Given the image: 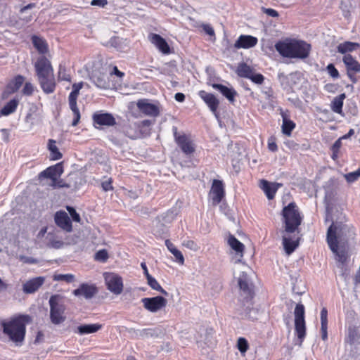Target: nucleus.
Segmentation results:
<instances>
[{
	"mask_svg": "<svg viewBox=\"0 0 360 360\" xmlns=\"http://www.w3.org/2000/svg\"><path fill=\"white\" fill-rule=\"evenodd\" d=\"M107 288L115 295H120L123 290V281L120 276L115 273L104 274Z\"/></svg>",
	"mask_w": 360,
	"mask_h": 360,
	"instance_id": "obj_14",
	"label": "nucleus"
},
{
	"mask_svg": "<svg viewBox=\"0 0 360 360\" xmlns=\"http://www.w3.org/2000/svg\"><path fill=\"white\" fill-rule=\"evenodd\" d=\"M330 229H331L332 233L335 237L336 241H343L347 242V236L351 235H354V227L353 226H349L341 222L335 223L333 222L331 225L328 227L327 231V236H328V233Z\"/></svg>",
	"mask_w": 360,
	"mask_h": 360,
	"instance_id": "obj_10",
	"label": "nucleus"
},
{
	"mask_svg": "<svg viewBox=\"0 0 360 360\" xmlns=\"http://www.w3.org/2000/svg\"><path fill=\"white\" fill-rule=\"evenodd\" d=\"M31 317L27 314H18L8 320H3L1 326L3 333L17 345H21L26 334V326L30 323Z\"/></svg>",
	"mask_w": 360,
	"mask_h": 360,
	"instance_id": "obj_1",
	"label": "nucleus"
},
{
	"mask_svg": "<svg viewBox=\"0 0 360 360\" xmlns=\"http://www.w3.org/2000/svg\"><path fill=\"white\" fill-rule=\"evenodd\" d=\"M321 326L328 325V310L326 307L322 308L321 311Z\"/></svg>",
	"mask_w": 360,
	"mask_h": 360,
	"instance_id": "obj_55",
	"label": "nucleus"
},
{
	"mask_svg": "<svg viewBox=\"0 0 360 360\" xmlns=\"http://www.w3.org/2000/svg\"><path fill=\"white\" fill-rule=\"evenodd\" d=\"M275 49L283 57L305 59L310 54L311 45L303 40L286 38L277 41Z\"/></svg>",
	"mask_w": 360,
	"mask_h": 360,
	"instance_id": "obj_2",
	"label": "nucleus"
},
{
	"mask_svg": "<svg viewBox=\"0 0 360 360\" xmlns=\"http://www.w3.org/2000/svg\"><path fill=\"white\" fill-rule=\"evenodd\" d=\"M200 98L206 103L210 110L214 114H217L219 105V101L211 93H207L204 90L198 92Z\"/></svg>",
	"mask_w": 360,
	"mask_h": 360,
	"instance_id": "obj_18",
	"label": "nucleus"
},
{
	"mask_svg": "<svg viewBox=\"0 0 360 360\" xmlns=\"http://www.w3.org/2000/svg\"><path fill=\"white\" fill-rule=\"evenodd\" d=\"M360 177V174L359 172L356 170L352 172H349L348 174H346L345 175V179L348 183H353L356 181Z\"/></svg>",
	"mask_w": 360,
	"mask_h": 360,
	"instance_id": "obj_48",
	"label": "nucleus"
},
{
	"mask_svg": "<svg viewBox=\"0 0 360 360\" xmlns=\"http://www.w3.org/2000/svg\"><path fill=\"white\" fill-rule=\"evenodd\" d=\"M94 82L99 87L105 88L106 86V82L105 81H103L102 79H100L99 78H97V79Z\"/></svg>",
	"mask_w": 360,
	"mask_h": 360,
	"instance_id": "obj_64",
	"label": "nucleus"
},
{
	"mask_svg": "<svg viewBox=\"0 0 360 360\" xmlns=\"http://www.w3.org/2000/svg\"><path fill=\"white\" fill-rule=\"evenodd\" d=\"M345 97V94H341L333 98L330 104V108L333 112L342 115L343 101Z\"/></svg>",
	"mask_w": 360,
	"mask_h": 360,
	"instance_id": "obj_33",
	"label": "nucleus"
},
{
	"mask_svg": "<svg viewBox=\"0 0 360 360\" xmlns=\"http://www.w3.org/2000/svg\"><path fill=\"white\" fill-rule=\"evenodd\" d=\"M150 124L151 122L148 120L139 122H129L124 126L123 133L132 140L142 139L150 134Z\"/></svg>",
	"mask_w": 360,
	"mask_h": 360,
	"instance_id": "obj_5",
	"label": "nucleus"
},
{
	"mask_svg": "<svg viewBox=\"0 0 360 360\" xmlns=\"http://www.w3.org/2000/svg\"><path fill=\"white\" fill-rule=\"evenodd\" d=\"M268 148L270 151L276 152L278 150V146L276 143V138L274 136H271L268 139Z\"/></svg>",
	"mask_w": 360,
	"mask_h": 360,
	"instance_id": "obj_54",
	"label": "nucleus"
},
{
	"mask_svg": "<svg viewBox=\"0 0 360 360\" xmlns=\"http://www.w3.org/2000/svg\"><path fill=\"white\" fill-rule=\"evenodd\" d=\"M254 70L245 63H240L237 66L236 72L240 77L249 79L253 73Z\"/></svg>",
	"mask_w": 360,
	"mask_h": 360,
	"instance_id": "obj_34",
	"label": "nucleus"
},
{
	"mask_svg": "<svg viewBox=\"0 0 360 360\" xmlns=\"http://www.w3.org/2000/svg\"><path fill=\"white\" fill-rule=\"evenodd\" d=\"M326 240L330 250L335 255L336 260L342 264H345L349 258L347 251L345 249H339L338 242L336 241L331 229L329 231Z\"/></svg>",
	"mask_w": 360,
	"mask_h": 360,
	"instance_id": "obj_11",
	"label": "nucleus"
},
{
	"mask_svg": "<svg viewBox=\"0 0 360 360\" xmlns=\"http://www.w3.org/2000/svg\"><path fill=\"white\" fill-rule=\"evenodd\" d=\"M55 222L58 226L67 232H70L72 230L71 220L64 211H59L56 213Z\"/></svg>",
	"mask_w": 360,
	"mask_h": 360,
	"instance_id": "obj_22",
	"label": "nucleus"
},
{
	"mask_svg": "<svg viewBox=\"0 0 360 360\" xmlns=\"http://www.w3.org/2000/svg\"><path fill=\"white\" fill-rule=\"evenodd\" d=\"M342 142L341 139H338L335 143L333 144L331 147V150L333 152L332 158L335 160L338 157V153H339L340 148H341Z\"/></svg>",
	"mask_w": 360,
	"mask_h": 360,
	"instance_id": "obj_45",
	"label": "nucleus"
},
{
	"mask_svg": "<svg viewBox=\"0 0 360 360\" xmlns=\"http://www.w3.org/2000/svg\"><path fill=\"white\" fill-rule=\"evenodd\" d=\"M342 61L346 67L347 77L353 83H356V74L360 72V63L351 54L345 55Z\"/></svg>",
	"mask_w": 360,
	"mask_h": 360,
	"instance_id": "obj_13",
	"label": "nucleus"
},
{
	"mask_svg": "<svg viewBox=\"0 0 360 360\" xmlns=\"http://www.w3.org/2000/svg\"><path fill=\"white\" fill-rule=\"evenodd\" d=\"M165 245L170 252H172L174 249H176L175 245L169 239L165 240Z\"/></svg>",
	"mask_w": 360,
	"mask_h": 360,
	"instance_id": "obj_62",
	"label": "nucleus"
},
{
	"mask_svg": "<svg viewBox=\"0 0 360 360\" xmlns=\"http://www.w3.org/2000/svg\"><path fill=\"white\" fill-rule=\"evenodd\" d=\"M51 186L53 188H68L69 186L65 184L63 180L56 179V181H52L51 184Z\"/></svg>",
	"mask_w": 360,
	"mask_h": 360,
	"instance_id": "obj_56",
	"label": "nucleus"
},
{
	"mask_svg": "<svg viewBox=\"0 0 360 360\" xmlns=\"http://www.w3.org/2000/svg\"><path fill=\"white\" fill-rule=\"evenodd\" d=\"M67 210L70 214L72 220L76 222H80L81 218L79 214L76 212L75 209L70 206H67Z\"/></svg>",
	"mask_w": 360,
	"mask_h": 360,
	"instance_id": "obj_51",
	"label": "nucleus"
},
{
	"mask_svg": "<svg viewBox=\"0 0 360 360\" xmlns=\"http://www.w3.org/2000/svg\"><path fill=\"white\" fill-rule=\"evenodd\" d=\"M252 82L257 84H263L264 81V77L261 73H256L253 72V73L251 75L250 77L249 78Z\"/></svg>",
	"mask_w": 360,
	"mask_h": 360,
	"instance_id": "obj_47",
	"label": "nucleus"
},
{
	"mask_svg": "<svg viewBox=\"0 0 360 360\" xmlns=\"http://www.w3.org/2000/svg\"><path fill=\"white\" fill-rule=\"evenodd\" d=\"M210 195L214 205H217L221 202L225 196V189L222 181L218 179L213 180Z\"/></svg>",
	"mask_w": 360,
	"mask_h": 360,
	"instance_id": "obj_17",
	"label": "nucleus"
},
{
	"mask_svg": "<svg viewBox=\"0 0 360 360\" xmlns=\"http://www.w3.org/2000/svg\"><path fill=\"white\" fill-rule=\"evenodd\" d=\"M34 67L42 91L46 94L53 93L56 82L51 61L45 56H41L37 58Z\"/></svg>",
	"mask_w": 360,
	"mask_h": 360,
	"instance_id": "obj_3",
	"label": "nucleus"
},
{
	"mask_svg": "<svg viewBox=\"0 0 360 360\" xmlns=\"http://www.w3.org/2000/svg\"><path fill=\"white\" fill-rule=\"evenodd\" d=\"M295 127L296 124L293 121L288 120L285 117L283 116V124L281 128L283 134L290 136Z\"/></svg>",
	"mask_w": 360,
	"mask_h": 360,
	"instance_id": "obj_38",
	"label": "nucleus"
},
{
	"mask_svg": "<svg viewBox=\"0 0 360 360\" xmlns=\"http://www.w3.org/2000/svg\"><path fill=\"white\" fill-rule=\"evenodd\" d=\"M304 307L302 304H297L294 314H295V334L302 343L306 336V324L304 319Z\"/></svg>",
	"mask_w": 360,
	"mask_h": 360,
	"instance_id": "obj_9",
	"label": "nucleus"
},
{
	"mask_svg": "<svg viewBox=\"0 0 360 360\" xmlns=\"http://www.w3.org/2000/svg\"><path fill=\"white\" fill-rule=\"evenodd\" d=\"M109 68H110L109 74L110 76L115 75L117 77L120 78L121 80L123 79V77L125 75L124 72L119 70L116 65H110L109 66Z\"/></svg>",
	"mask_w": 360,
	"mask_h": 360,
	"instance_id": "obj_44",
	"label": "nucleus"
},
{
	"mask_svg": "<svg viewBox=\"0 0 360 360\" xmlns=\"http://www.w3.org/2000/svg\"><path fill=\"white\" fill-rule=\"evenodd\" d=\"M108 252L104 249L98 250L95 255V259L98 261L105 262L108 259Z\"/></svg>",
	"mask_w": 360,
	"mask_h": 360,
	"instance_id": "obj_50",
	"label": "nucleus"
},
{
	"mask_svg": "<svg viewBox=\"0 0 360 360\" xmlns=\"http://www.w3.org/2000/svg\"><path fill=\"white\" fill-rule=\"evenodd\" d=\"M326 70L331 77L333 79H338L340 77V74L337 68L332 63L328 64L326 66Z\"/></svg>",
	"mask_w": 360,
	"mask_h": 360,
	"instance_id": "obj_43",
	"label": "nucleus"
},
{
	"mask_svg": "<svg viewBox=\"0 0 360 360\" xmlns=\"http://www.w3.org/2000/svg\"><path fill=\"white\" fill-rule=\"evenodd\" d=\"M57 78L58 82L65 81L68 82H71V75L68 71L65 65H59Z\"/></svg>",
	"mask_w": 360,
	"mask_h": 360,
	"instance_id": "obj_39",
	"label": "nucleus"
},
{
	"mask_svg": "<svg viewBox=\"0 0 360 360\" xmlns=\"http://www.w3.org/2000/svg\"><path fill=\"white\" fill-rule=\"evenodd\" d=\"M238 349L242 354H245L249 349V344L245 338H239L237 342Z\"/></svg>",
	"mask_w": 360,
	"mask_h": 360,
	"instance_id": "obj_42",
	"label": "nucleus"
},
{
	"mask_svg": "<svg viewBox=\"0 0 360 360\" xmlns=\"http://www.w3.org/2000/svg\"><path fill=\"white\" fill-rule=\"evenodd\" d=\"M281 215L283 228L286 233H292L299 230V227L303 221V215L295 202H291L285 206Z\"/></svg>",
	"mask_w": 360,
	"mask_h": 360,
	"instance_id": "obj_4",
	"label": "nucleus"
},
{
	"mask_svg": "<svg viewBox=\"0 0 360 360\" xmlns=\"http://www.w3.org/2000/svg\"><path fill=\"white\" fill-rule=\"evenodd\" d=\"M19 101L16 98L10 100L0 110V117L2 116H8L17 110Z\"/></svg>",
	"mask_w": 360,
	"mask_h": 360,
	"instance_id": "obj_32",
	"label": "nucleus"
},
{
	"mask_svg": "<svg viewBox=\"0 0 360 360\" xmlns=\"http://www.w3.org/2000/svg\"><path fill=\"white\" fill-rule=\"evenodd\" d=\"M264 13L274 18H276L279 15L278 11L273 8H264Z\"/></svg>",
	"mask_w": 360,
	"mask_h": 360,
	"instance_id": "obj_59",
	"label": "nucleus"
},
{
	"mask_svg": "<svg viewBox=\"0 0 360 360\" xmlns=\"http://www.w3.org/2000/svg\"><path fill=\"white\" fill-rule=\"evenodd\" d=\"M101 328L102 325L100 323L84 324L78 326L75 332L79 335L90 334L96 333Z\"/></svg>",
	"mask_w": 360,
	"mask_h": 360,
	"instance_id": "obj_29",
	"label": "nucleus"
},
{
	"mask_svg": "<svg viewBox=\"0 0 360 360\" xmlns=\"http://www.w3.org/2000/svg\"><path fill=\"white\" fill-rule=\"evenodd\" d=\"M321 338L323 340L328 339V325L321 326Z\"/></svg>",
	"mask_w": 360,
	"mask_h": 360,
	"instance_id": "obj_60",
	"label": "nucleus"
},
{
	"mask_svg": "<svg viewBox=\"0 0 360 360\" xmlns=\"http://www.w3.org/2000/svg\"><path fill=\"white\" fill-rule=\"evenodd\" d=\"M147 283L148 285L153 290H155L157 291H159L163 295H167V292L162 288V286L160 285V283L157 281V280L153 278L151 275L148 276L146 278Z\"/></svg>",
	"mask_w": 360,
	"mask_h": 360,
	"instance_id": "obj_40",
	"label": "nucleus"
},
{
	"mask_svg": "<svg viewBox=\"0 0 360 360\" xmlns=\"http://www.w3.org/2000/svg\"><path fill=\"white\" fill-rule=\"evenodd\" d=\"M63 163L58 162L54 165L47 167L39 174V179H50L51 181H56L63 173Z\"/></svg>",
	"mask_w": 360,
	"mask_h": 360,
	"instance_id": "obj_16",
	"label": "nucleus"
},
{
	"mask_svg": "<svg viewBox=\"0 0 360 360\" xmlns=\"http://www.w3.org/2000/svg\"><path fill=\"white\" fill-rule=\"evenodd\" d=\"M108 4L107 0H92L91 1V6H97L100 7H104Z\"/></svg>",
	"mask_w": 360,
	"mask_h": 360,
	"instance_id": "obj_58",
	"label": "nucleus"
},
{
	"mask_svg": "<svg viewBox=\"0 0 360 360\" xmlns=\"http://www.w3.org/2000/svg\"><path fill=\"white\" fill-rule=\"evenodd\" d=\"M141 302L146 309L150 312H156L165 307L167 301L162 296H156L153 297L143 298L141 300Z\"/></svg>",
	"mask_w": 360,
	"mask_h": 360,
	"instance_id": "obj_15",
	"label": "nucleus"
},
{
	"mask_svg": "<svg viewBox=\"0 0 360 360\" xmlns=\"http://www.w3.org/2000/svg\"><path fill=\"white\" fill-rule=\"evenodd\" d=\"M185 95L183 93H176L174 96V98L178 102H184L185 101Z\"/></svg>",
	"mask_w": 360,
	"mask_h": 360,
	"instance_id": "obj_61",
	"label": "nucleus"
},
{
	"mask_svg": "<svg viewBox=\"0 0 360 360\" xmlns=\"http://www.w3.org/2000/svg\"><path fill=\"white\" fill-rule=\"evenodd\" d=\"M93 125L96 129L101 127H112L116 124V120L112 114L97 111L92 115Z\"/></svg>",
	"mask_w": 360,
	"mask_h": 360,
	"instance_id": "obj_12",
	"label": "nucleus"
},
{
	"mask_svg": "<svg viewBox=\"0 0 360 360\" xmlns=\"http://www.w3.org/2000/svg\"><path fill=\"white\" fill-rule=\"evenodd\" d=\"M150 42L154 44L160 51L164 54L170 53V48L166 40L158 34H150L149 35Z\"/></svg>",
	"mask_w": 360,
	"mask_h": 360,
	"instance_id": "obj_24",
	"label": "nucleus"
},
{
	"mask_svg": "<svg viewBox=\"0 0 360 360\" xmlns=\"http://www.w3.org/2000/svg\"><path fill=\"white\" fill-rule=\"evenodd\" d=\"M83 82L74 83L72 86V91L70 93L68 96L69 107L72 110L74 117L73 120L72 122V126L73 127H75L79 124L81 118V114L77 107V98L79 95V91L83 88Z\"/></svg>",
	"mask_w": 360,
	"mask_h": 360,
	"instance_id": "obj_8",
	"label": "nucleus"
},
{
	"mask_svg": "<svg viewBox=\"0 0 360 360\" xmlns=\"http://www.w3.org/2000/svg\"><path fill=\"white\" fill-rule=\"evenodd\" d=\"M34 92V86L31 82H25L22 93L25 96H32Z\"/></svg>",
	"mask_w": 360,
	"mask_h": 360,
	"instance_id": "obj_49",
	"label": "nucleus"
},
{
	"mask_svg": "<svg viewBox=\"0 0 360 360\" xmlns=\"http://www.w3.org/2000/svg\"><path fill=\"white\" fill-rule=\"evenodd\" d=\"M53 280L55 281H64L67 283H71L75 281V277L71 274H54L53 276Z\"/></svg>",
	"mask_w": 360,
	"mask_h": 360,
	"instance_id": "obj_41",
	"label": "nucleus"
},
{
	"mask_svg": "<svg viewBox=\"0 0 360 360\" xmlns=\"http://www.w3.org/2000/svg\"><path fill=\"white\" fill-rule=\"evenodd\" d=\"M34 47L40 54H45L49 51L48 44L45 39L36 35L31 38Z\"/></svg>",
	"mask_w": 360,
	"mask_h": 360,
	"instance_id": "obj_30",
	"label": "nucleus"
},
{
	"mask_svg": "<svg viewBox=\"0 0 360 360\" xmlns=\"http://www.w3.org/2000/svg\"><path fill=\"white\" fill-rule=\"evenodd\" d=\"M174 141L186 155H191L195 151V145L190 134L179 132L176 127L172 128Z\"/></svg>",
	"mask_w": 360,
	"mask_h": 360,
	"instance_id": "obj_7",
	"label": "nucleus"
},
{
	"mask_svg": "<svg viewBox=\"0 0 360 360\" xmlns=\"http://www.w3.org/2000/svg\"><path fill=\"white\" fill-rule=\"evenodd\" d=\"M136 105L139 110L146 115L157 117L160 114V109L158 106L155 104L148 103L145 99L139 100Z\"/></svg>",
	"mask_w": 360,
	"mask_h": 360,
	"instance_id": "obj_19",
	"label": "nucleus"
},
{
	"mask_svg": "<svg viewBox=\"0 0 360 360\" xmlns=\"http://www.w3.org/2000/svg\"><path fill=\"white\" fill-rule=\"evenodd\" d=\"M112 182H113V180L112 178H109L107 181H103L101 183L102 189L104 191H112L114 189V188L112 186Z\"/></svg>",
	"mask_w": 360,
	"mask_h": 360,
	"instance_id": "obj_53",
	"label": "nucleus"
},
{
	"mask_svg": "<svg viewBox=\"0 0 360 360\" xmlns=\"http://www.w3.org/2000/svg\"><path fill=\"white\" fill-rule=\"evenodd\" d=\"M171 253L175 257L176 261L181 265L184 264V257L180 250L174 249Z\"/></svg>",
	"mask_w": 360,
	"mask_h": 360,
	"instance_id": "obj_52",
	"label": "nucleus"
},
{
	"mask_svg": "<svg viewBox=\"0 0 360 360\" xmlns=\"http://www.w3.org/2000/svg\"><path fill=\"white\" fill-rule=\"evenodd\" d=\"M300 238L297 237L295 240H292L290 237H283V245L285 253L288 255H291L299 246Z\"/></svg>",
	"mask_w": 360,
	"mask_h": 360,
	"instance_id": "obj_28",
	"label": "nucleus"
},
{
	"mask_svg": "<svg viewBox=\"0 0 360 360\" xmlns=\"http://www.w3.org/2000/svg\"><path fill=\"white\" fill-rule=\"evenodd\" d=\"M24 82L25 77L22 75H18L7 84V89L11 93H15L19 90Z\"/></svg>",
	"mask_w": 360,
	"mask_h": 360,
	"instance_id": "obj_36",
	"label": "nucleus"
},
{
	"mask_svg": "<svg viewBox=\"0 0 360 360\" xmlns=\"http://www.w3.org/2000/svg\"><path fill=\"white\" fill-rule=\"evenodd\" d=\"M48 150L50 152V160H58L62 158L63 154L60 152L56 146V141L53 139H49L48 141Z\"/></svg>",
	"mask_w": 360,
	"mask_h": 360,
	"instance_id": "obj_35",
	"label": "nucleus"
},
{
	"mask_svg": "<svg viewBox=\"0 0 360 360\" xmlns=\"http://www.w3.org/2000/svg\"><path fill=\"white\" fill-rule=\"evenodd\" d=\"M228 244L237 253H241L245 250V245L238 240L233 235H229Z\"/></svg>",
	"mask_w": 360,
	"mask_h": 360,
	"instance_id": "obj_37",
	"label": "nucleus"
},
{
	"mask_svg": "<svg viewBox=\"0 0 360 360\" xmlns=\"http://www.w3.org/2000/svg\"><path fill=\"white\" fill-rule=\"evenodd\" d=\"M202 29L209 36H214V30L210 25H202Z\"/></svg>",
	"mask_w": 360,
	"mask_h": 360,
	"instance_id": "obj_57",
	"label": "nucleus"
},
{
	"mask_svg": "<svg viewBox=\"0 0 360 360\" xmlns=\"http://www.w3.org/2000/svg\"><path fill=\"white\" fill-rule=\"evenodd\" d=\"M258 39L257 37L252 35H244L239 36L238 39L234 44V47L237 49H250L257 45Z\"/></svg>",
	"mask_w": 360,
	"mask_h": 360,
	"instance_id": "obj_21",
	"label": "nucleus"
},
{
	"mask_svg": "<svg viewBox=\"0 0 360 360\" xmlns=\"http://www.w3.org/2000/svg\"><path fill=\"white\" fill-rule=\"evenodd\" d=\"M97 292L98 290L96 285L82 283L78 288L73 290L72 293L77 297L83 296L86 299H91Z\"/></svg>",
	"mask_w": 360,
	"mask_h": 360,
	"instance_id": "obj_20",
	"label": "nucleus"
},
{
	"mask_svg": "<svg viewBox=\"0 0 360 360\" xmlns=\"http://www.w3.org/2000/svg\"><path fill=\"white\" fill-rule=\"evenodd\" d=\"M238 285L241 291L240 295L246 301L250 300L254 297V291L249 285L246 278H239Z\"/></svg>",
	"mask_w": 360,
	"mask_h": 360,
	"instance_id": "obj_26",
	"label": "nucleus"
},
{
	"mask_svg": "<svg viewBox=\"0 0 360 360\" xmlns=\"http://www.w3.org/2000/svg\"><path fill=\"white\" fill-rule=\"evenodd\" d=\"M50 319L54 325L63 323L66 316L65 314L66 307L62 297L59 295H53L49 299Z\"/></svg>",
	"mask_w": 360,
	"mask_h": 360,
	"instance_id": "obj_6",
	"label": "nucleus"
},
{
	"mask_svg": "<svg viewBox=\"0 0 360 360\" xmlns=\"http://www.w3.org/2000/svg\"><path fill=\"white\" fill-rule=\"evenodd\" d=\"M281 186L282 184L280 183H271L265 179L260 181V188L269 200H272L275 198L278 189Z\"/></svg>",
	"mask_w": 360,
	"mask_h": 360,
	"instance_id": "obj_23",
	"label": "nucleus"
},
{
	"mask_svg": "<svg viewBox=\"0 0 360 360\" xmlns=\"http://www.w3.org/2000/svg\"><path fill=\"white\" fill-rule=\"evenodd\" d=\"M141 268H142V269L143 271V274H144L146 278H147L148 276H150V274L148 272L147 266H146L145 262H141Z\"/></svg>",
	"mask_w": 360,
	"mask_h": 360,
	"instance_id": "obj_63",
	"label": "nucleus"
},
{
	"mask_svg": "<svg viewBox=\"0 0 360 360\" xmlns=\"http://www.w3.org/2000/svg\"><path fill=\"white\" fill-rule=\"evenodd\" d=\"M211 86L213 89L218 90L231 103H233L235 101V97L237 96V92L234 89L229 88L223 84L217 83H213Z\"/></svg>",
	"mask_w": 360,
	"mask_h": 360,
	"instance_id": "obj_25",
	"label": "nucleus"
},
{
	"mask_svg": "<svg viewBox=\"0 0 360 360\" xmlns=\"http://www.w3.org/2000/svg\"><path fill=\"white\" fill-rule=\"evenodd\" d=\"M360 47V44L356 42L345 41L340 43L337 46L338 52L342 54H349L348 53L352 52Z\"/></svg>",
	"mask_w": 360,
	"mask_h": 360,
	"instance_id": "obj_31",
	"label": "nucleus"
},
{
	"mask_svg": "<svg viewBox=\"0 0 360 360\" xmlns=\"http://www.w3.org/2000/svg\"><path fill=\"white\" fill-rule=\"evenodd\" d=\"M44 277H36L27 281L23 285V291L26 293H33L37 291L44 283Z\"/></svg>",
	"mask_w": 360,
	"mask_h": 360,
	"instance_id": "obj_27",
	"label": "nucleus"
},
{
	"mask_svg": "<svg viewBox=\"0 0 360 360\" xmlns=\"http://www.w3.org/2000/svg\"><path fill=\"white\" fill-rule=\"evenodd\" d=\"M183 246L186 247L188 249H190L193 251H198L200 249V247L197 244V243L193 240H186L182 243Z\"/></svg>",
	"mask_w": 360,
	"mask_h": 360,
	"instance_id": "obj_46",
	"label": "nucleus"
}]
</instances>
